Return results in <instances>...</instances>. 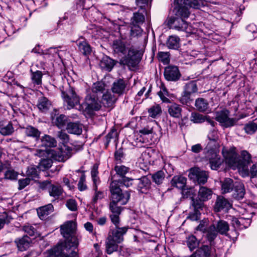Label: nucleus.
<instances>
[{"instance_id":"obj_42","label":"nucleus","mask_w":257,"mask_h":257,"mask_svg":"<svg viewBox=\"0 0 257 257\" xmlns=\"http://www.w3.org/2000/svg\"><path fill=\"white\" fill-rule=\"evenodd\" d=\"M31 72V80L34 85H39L42 84V78L43 74L41 71L36 70L33 71L32 69L30 70Z\"/></svg>"},{"instance_id":"obj_1","label":"nucleus","mask_w":257,"mask_h":257,"mask_svg":"<svg viewBox=\"0 0 257 257\" xmlns=\"http://www.w3.org/2000/svg\"><path fill=\"white\" fill-rule=\"evenodd\" d=\"M61 233L65 238L64 242L47 251L45 257H77L76 247L79 238L76 232V224L72 221H68L61 226Z\"/></svg>"},{"instance_id":"obj_32","label":"nucleus","mask_w":257,"mask_h":257,"mask_svg":"<svg viewBox=\"0 0 257 257\" xmlns=\"http://www.w3.org/2000/svg\"><path fill=\"white\" fill-rule=\"evenodd\" d=\"M53 209V205L51 204H49L38 209L37 213L40 219H44L46 216L52 212Z\"/></svg>"},{"instance_id":"obj_61","label":"nucleus","mask_w":257,"mask_h":257,"mask_svg":"<svg viewBox=\"0 0 257 257\" xmlns=\"http://www.w3.org/2000/svg\"><path fill=\"white\" fill-rule=\"evenodd\" d=\"M66 206L69 210L75 211L77 209V204L74 199H70L67 201Z\"/></svg>"},{"instance_id":"obj_6","label":"nucleus","mask_w":257,"mask_h":257,"mask_svg":"<svg viewBox=\"0 0 257 257\" xmlns=\"http://www.w3.org/2000/svg\"><path fill=\"white\" fill-rule=\"evenodd\" d=\"M229 225L227 222L224 220H219L217 222L216 226L212 225L206 230V238L208 241L211 242L217 236L218 233L226 235L229 230Z\"/></svg>"},{"instance_id":"obj_21","label":"nucleus","mask_w":257,"mask_h":257,"mask_svg":"<svg viewBox=\"0 0 257 257\" xmlns=\"http://www.w3.org/2000/svg\"><path fill=\"white\" fill-rule=\"evenodd\" d=\"M31 242V238L27 235H25L21 238H18L15 240L18 249L21 251L27 249Z\"/></svg>"},{"instance_id":"obj_20","label":"nucleus","mask_w":257,"mask_h":257,"mask_svg":"<svg viewBox=\"0 0 257 257\" xmlns=\"http://www.w3.org/2000/svg\"><path fill=\"white\" fill-rule=\"evenodd\" d=\"M231 192L232 196L234 199H242L245 193L243 184L240 182H234V187Z\"/></svg>"},{"instance_id":"obj_33","label":"nucleus","mask_w":257,"mask_h":257,"mask_svg":"<svg viewBox=\"0 0 257 257\" xmlns=\"http://www.w3.org/2000/svg\"><path fill=\"white\" fill-rule=\"evenodd\" d=\"M195 106L199 111H210L207 101L203 98H197L195 101Z\"/></svg>"},{"instance_id":"obj_62","label":"nucleus","mask_w":257,"mask_h":257,"mask_svg":"<svg viewBox=\"0 0 257 257\" xmlns=\"http://www.w3.org/2000/svg\"><path fill=\"white\" fill-rule=\"evenodd\" d=\"M57 136L62 141L63 144L67 143L69 141V136L62 131H59L57 133Z\"/></svg>"},{"instance_id":"obj_51","label":"nucleus","mask_w":257,"mask_h":257,"mask_svg":"<svg viewBox=\"0 0 257 257\" xmlns=\"http://www.w3.org/2000/svg\"><path fill=\"white\" fill-rule=\"evenodd\" d=\"M245 132L248 134H252L257 130V124L254 122H249L244 127Z\"/></svg>"},{"instance_id":"obj_43","label":"nucleus","mask_w":257,"mask_h":257,"mask_svg":"<svg viewBox=\"0 0 257 257\" xmlns=\"http://www.w3.org/2000/svg\"><path fill=\"white\" fill-rule=\"evenodd\" d=\"M67 122V117L66 115L61 114L53 118L52 122L58 128H61L65 126Z\"/></svg>"},{"instance_id":"obj_17","label":"nucleus","mask_w":257,"mask_h":257,"mask_svg":"<svg viewBox=\"0 0 257 257\" xmlns=\"http://www.w3.org/2000/svg\"><path fill=\"white\" fill-rule=\"evenodd\" d=\"M180 76V73L177 66H169L165 69L164 76L168 81H177Z\"/></svg>"},{"instance_id":"obj_19","label":"nucleus","mask_w":257,"mask_h":257,"mask_svg":"<svg viewBox=\"0 0 257 257\" xmlns=\"http://www.w3.org/2000/svg\"><path fill=\"white\" fill-rule=\"evenodd\" d=\"M231 207L230 203L223 197H218L214 205V210L216 212L222 210H228Z\"/></svg>"},{"instance_id":"obj_50","label":"nucleus","mask_w":257,"mask_h":257,"mask_svg":"<svg viewBox=\"0 0 257 257\" xmlns=\"http://www.w3.org/2000/svg\"><path fill=\"white\" fill-rule=\"evenodd\" d=\"M161 112V107L159 105H153L148 110L149 115L153 118H155L157 115H160Z\"/></svg>"},{"instance_id":"obj_39","label":"nucleus","mask_w":257,"mask_h":257,"mask_svg":"<svg viewBox=\"0 0 257 257\" xmlns=\"http://www.w3.org/2000/svg\"><path fill=\"white\" fill-rule=\"evenodd\" d=\"M48 192L50 196L55 198H58L63 193V189L61 186L52 184L49 188Z\"/></svg>"},{"instance_id":"obj_8","label":"nucleus","mask_w":257,"mask_h":257,"mask_svg":"<svg viewBox=\"0 0 257 257\" xmlns=\"http://www.w3.org/2000/svg\"><path fill=\"white\" fill-rule=\"evenodd\" d=\"M143 13L141 10H139L138 12L134 13V16L131 19V36L132 37H137L142 34V29L140 26L145 21Z\"/></svg>"},{"instance_id":"obj_52","label":"nucleus","mask_w":257,"mask_h":257,"mask_svg":"<svg viewBox=\"0 0 257 257\" xmlns=\"http://www.w3.org/2000/svg\"><path fill=\"white\" fill-rule=\"evenodd\" d=\"M114 170L118 175L123 178L125 177V175L128 172V168L123 165L116 166L114 168Z\"/></svg>"},{"instance_id":"obj_34","label":"nucleus","mask_w":257,"mask_h":257,"mask_svg":"<svg viewBox=\"0 0 257 257\" xmlns=\"http://www.w3.org/2000/svg\"><path fill=\"white\" fill-rule=\"evenodd\" d=\"M210 255V247L208 245H203L190 255V257H209Z\"/></svg>"},{"instance_id":"obj_57","label":"nucleus","mask_w":257,"mask_h":257,"mask_svg":"<svg viewBox=\"0 0 257 257\" xmlns=\"http://www.w3.org/2000/svg\"><path fill=\"white\" fill-rule=\"evenodd\" d=\"M18 173L13 169L8 170L5 174V178L10 180H15L17 179Z\"/></svg>"},{"instance_id":"obj_2","label":"nucleus","mask_w":257,"mask_h":257,"mask_svg":"<svg viewBox=\"0 0 257 257\" xmlns=\"http://www.w3.org/2000/svg\"><path fill=\"white\" fill-rule=\"evenodd\" d=\"M111 48L113 54L118 56L123 55L127 52V54L120 60V63L127 66L130 69L136 67L139 64L140 58L138 53L134 49L129 48L128 45L121 36L112 42Z\"/></svg>"},{"instance_id":"obj_63","label":"nucleus","mask_w":257,"mask_h":257,"mask_svg":"<svg viewBox=\"0 0 257 257\" xmlns=\"http://www.w3.org/2000/svg\"><path fill=\"white\" fill-rule=\"evenodd\" d=\"M158 57L159 61L164 63H167L169 62V55L167 52H159L158 54Z\"/></svg>"},{"instance_id":"obj_40","label":"nucleus","mask_w":257,"mask_h":257,"mask_svg":"<svg viewBox=\"0 0 257 257\" xmlns=\"http://www.w3.org/2000/svg\"><path fill=\"white\" fill-rule=\"evenodd\" d=\"M166 44L169 49H177L179 47L180 39L177 36H171L168 38Z\"/></svg>"},{"instance_id":"obj_41","label":"nucleus","mask_w":257,"mask_h":257,"mask_svg":"<svg viewBox=\"0 0 257 257\" xmlns=\"http://www.w3.org/2000/svg\"><path fill=\"white\" fill-rule=\"evenodd\" d=\"M42 146L45 147H54L56 146L55 139L49 135H45L41 139Z\"/></svg>"},{"instance_id":"obj_28","label":"nucleus","mask_w":257,"mask_h":257,"mask_svg":"<svg viewBox=\"0 0 257 257\" xmlns=\"http://www.w3.org/2000/svg\"><path fill=\"white\" fill-rule=\"evenodd\" d=\"M66 130L70 134L80 135L82 132V126L77 122H69L67 125Z\"/></svg>"},{"instance_id":"obj_25","label":"nucleus","mask_w":257,"mask_h":257,"mask_svg":"<svg viewBox=\"0 0 257 257\" xmlns=\"http://www.w3.org/2000/svg\"><path fill=\"white\" fill-rule=\"evenodd\" d=\"M125 87L126 83L124 81L119 79L113 82L111 90L114 93L119 95L124 92Z\"/></svg>"},{"instance_id":"obj_49","label":"nucleus","mask_w":257,"mask_h":257,"mask_svg":"<svg viewBox=\"0 0 257 257\" xmlns=\"http://www.w3.org/2000/svg\"><path fill=\"white\" fill-rule=\"evenodd\" d=\"M52 165V161L49 159H42L39 163L38 168L40 170L44 171L49 169Z\"/></svg>"},{"instance_id":"obj_3","label":"nucleus","mask_w":257,"mask_h":257,"mask_svg":"<svg viewBox=\"0 0 257 257\" xmlns=\"http://www.w3.org/2000/svg\"><path fill=\"white\" fill-rule=\"evenodd\" d=\"M114 176L112 177V181L110 185L111 201L109 204V208L112 214H120L121 208L117 206V203L120 205L125 204L130 199V194L127 191L122 192L119 187V182L114 180Z\"/></svg>"},{"instance_id":"obj_23","label":"nucleus","mask_w":257,"mask_h":257,"mask_svg":"<svg viewBox=\"0 0 257 257\" xmlns=\"http://www.w3.org/2000/svg\"><path fill=\"white\" fill-rule=\"evenodd\" d=\"M14 131V127L12 122H0V134L1 135L10 136L13 134Z\"/></svg>"},{"instance_id":"obj_35","label":"nucleus","mask_w":257,"mask_h":257,"mask_svg":"<svg viewBox=\"0 0 257 257\" xmlns=\"http://www.w3.org/2000/svg\"><path fill=\"white\" fill-rule=\"evenodd\" d=\"M221 183V191L223 193H227L230 191H232L234 183L233 180L228 178H225Z\"/></svg>"},{"instance_id":"obj_24","label":"nucleus","mask_w":257,"mask_h":257,"mask_svg":"<svg viewBox=\"0 0 257 257\" xmlns=\"http://www.w3.org/2000/svg\"><path fill=\"white\" fill-rule=\"evenodd\" d=\"M116 99L117 98L114 94H111L110 92L106 91L103 94L101 103L105 107H111L115 102Z\"/></svg>"},{"instance_id":"obj_47","label":"nucleus","mask_w":257,"mask_h":257,"mask_svg":"<svg viewBox=\"0 0 257 257\" xmlns=\"http://www.w3.org/2000/svg\"><path fill=\"white\" fill-rule=\"evenodd\" d=\"M158 95L163 102H169L170 101L169 99L168 98L169 93L164 85H161L160 90L158 92Z\"/></svg>"},{"instance_id":"obj_4","label":"nucleus","mask_w":257,"mask_h":257,"mask_svg":"<svg viewBox=\"0 0 257 257\" xmlns=\"http://www.w3.org/2000/svg\"><path fill=\"white\" fill-rule=\"evenodd\" d=\"M127 227H116L111 230L105 241L106 251L111 254L117 250L118 244L123 240V235L127 232Z\"/></svg>"},{"instance_id":"obj_27","label":"nucleus","mask_w":257,"mask_h":257,"mask_svg":"<svg viewBox=\"0 0 257 257\" xmlns=\"http://www.w3.org/2000/svg\"><path fill=\"white\" fill-rule=\"evenodd\" d=\"M77 44L79 51L84 55H87L91 53V47L84 39H79L77 41Z\"/></svg>"},{"instance_id":"obj_54","label":"nucleus","mask_w":257,"mask_h":257,"mask_svg":"<svg viewBox=\"0 0 257 257\" xmlns=\"http://www.w3.org/2000/svg\"><path fill=\"white\" fill-rule=\"evenodd\" d=\"M209 220L208 219H204L201 220L199 224L196 227L195 230L196 231H201L206 234V230L208 229H206V227L208 225Z\"/></svg>"},{"instance_id":"obj_26","label":"nucleus","mask_w":257,"mask_h":257,"mask_svg":"<svg viewBox=\"0 0 257 257\" xmlns=\"http://www.w3.org/2000/svg\"><path fill=\"white\" fill-rule=\"evenodd\" d=\"M105 87L106 85L104 82L102 81H98L94 83L91 89L89 90L92 94L98 96V95H100L104 93Z\"/></svg>"},{"instance_id":"obj_37","label":"nucleus","mask_w":257,"mask_h":257,"mask_svg":"<svg viewBox=\"0 0 257 257\" xmlns=\"http://www.w3.org/2000/svg\"><path fill=\"white\" fill-rule=\"evenodd\" d=\"M32 52L35 53L42 54L45 56L48 55V58L51 59V55L53 57H55L56 56H59L58 53V50L55 48H50L47 50L46 52H43L42 50H40L39 47H36L32 50Z\"/></svg>"},{"instance_id":"obj_16","label":"nucleus","mask_w":257,"mask_h":257,"mask_svg":"<svg viewBox=\"0 0 257 257\" xmlns=\"http://www.w3.org/2000/svg\"><path fill=\"white\" fill-rule=\"evenodd\" d=\"M174 4L177 8L184 7L188 10L187 6L194 9H200L204 6V2L203 0H174Z\"/></svg>"},{"instance_id":"obj_55","label":"nucleus","mask_w":257,"mask_h":257,"mask_svg":"<svg viewBox=\"0 0 257 257\" xmlns=\"http://www.w3.org/2000/svg\"><path fill=\"white\" fill-rule=\"evenodd\" d=\"M153 181L157 184L162 183L164 179V174L162 171H158L152 176Z\"/></svg>"},{"instance_id":"obj_10","label":"nucleus","mask_w":257,"mask_h":257,"mask_svg":"<svg viewBox=\"0 0 257 257\" xmlns=\"http://www.w3.org/2000/svg\"><path fill=\"white\" fill-rule=\"evenodd\" d=\"M84 105L89 111H97L100 109L101 102L99 100L98 96L92 94L90 90H87Z\"/></svg>"},{"instance_id":"obj_29","label":"nucleus","mask_w":257,"mask_h":257,"mask_svg":"<svg viewBox=\"0 0 257 257\" xmlns=\"http://www.w3.org/2000/svg\"><path fill=\"white\" fill-rule=\"evenodd\" d=\"M186 178L182 176H175L172 178L171 183L172 186L182 190L186 187Z\"/></svg>"},{"instance_id":"obj_31","label":"nucleus","mask_w":257,"mask_h":257,"mask_svg":"<svg viewBox=\"0 0 257 257\" xmlns=\"http://www.w3.org/2000/svg\"><path fill=\"white\" fill-rule=\"evenodd\" d=\"M140 137L142 138V142L144 143H149L153 136V128L149 126L144 127L139 131Z\"/></svg>"},{"instance_id":"obj_13","label":"nucleus","mask_w":257,"mask_h":257,"mask_svg":"<svg viewBox=\"0 0 257 257\" xmlns=\"http://www.w3.org/2000/svg\"><path fill=\"white\" fill-rule=\"evenodd\" d=\"M251 155L246 151H242L240 158H238V170L244 175L249 174L248 166L251 163Z\"/></svg>"},{"instance_id":"obj_7","label":"nucleus","mask_w":257,"mask_h":257,"mask_svg":"<svg viewBox=\"0 0 257 257\" xmlns=\"http://www.w3.org/2000/svg\"><path fill=\"white\" fill-rule=\"evenodd\" d=\"M213 194L212 190L206 187L201 186L198 192V198L192 199V205L195 209H202L204 202L210 200Z\"/></svg>"},{"instance_id":"obj_45","label":"nucleus","mask_w":257,"mask_h":257,"mask_svg":"<svg viewBox=\"0 0 257 257\" xmlns=\"http://www.w3.org/2000/svg\"><path fill=\"white\" fill-rule=\"evenodd\" d=\"M25 133L28 137H31L37 140L40 137L41 132L32 126H28L25 128Z\"/></svg>"},{"instance_id":"obj_12","label":"nucleus","mask_w":257,"mask_h":257,"mask_svg":"<svg viewBox=\"0 0 257 257\" xmlns=\"http://www.w3.org/2000/svg\"><path fill=\"white\" fill-rule=\"evenodd\" d=\"M52 157L55 160L59 162H64L67 160L70 156V150L65 145H63L60 148L51 151Z\"/></svg>"},{"instance_id":"obj_14","label":"nucleus","mask_w":257,"mask_h":257,"mask_svg":"<svg viewBox=\"0 0 257 257\" xmlns=\"http://www.w3.org/2000/svg\"><path fill=\"white\" fill-rule=\"evenodd\" d=\"M222 153L225 161L228 166L233 169H238V158L234 150H223Z\"/></svg>"},{"instance_id":"obj_15","label":"nucleus","mask_w":257,"mask_h":257,"mask_svg":"<svg viewBox=\"0 0 257 257\" xmlns=\"http://www.w3.org/2000/svg\"><path fill=\"white\" fill-rule=\"evenodd\" d=\"M189 177L197 181L199 184H204L207 182L208 175L206 172L201 170L199 168H193L190 169Z\"/></svg>"},{"instance_id":"obj_36","label":"nucleus","mask_w":257,"mask_h":257,"mask_svg":"<svg viewBox=\"0 0 257 257\" xmlns=\"http://www.w3.org/2000/svg\"><path fill=\"white\" fill-rule=\"evenodd\" d=\"M198 88L195 81H191L187 83L184 86V93L186 97L197 92Z\"/></svg>"},{"instance_id":"obj_38","label":"nucleus","mask_w":257,"mask_h":257,"mask_svg":"<svg viewBox=\"0 0 257 257\" xmlns=\"http://www.w3.org/2000/svg\"><path fill=\"white\" fill-rule=\"evenodd\" d=\"M150 181L147 177H143L139 180L138 189L142 193H145L149 188Z\"/></svg>"},{"instance_id":"obj_58","label":"nucleus","mask_w":257,"mask_h":257,"mask_svg":"<svg viewBox=\"0 0 257 257\" xmlns=\"http://www.w3.org/2000/svg\"><path fill=\"white\" fill-rule=\"evenodd\" d=\"M97 170L98 167L96 165H94L91 172V177L93 182V185L98 184L99 183V180L97 177Z\"/></svg>"},{"instance_id":"obj_22","label":"nucleus","mask_w":257,"mask_h":257,"mask_svg":"<svg viewBox=\"0 0 257 257\" xmlns=\"http://www.w3.org/2000/svg\"><path fill=\"white\" fill-rule=\"evenodd\" d=\"M190 119L194 123H202L206 120L212 127H214L216 123L208 117L198 113H192Z\"/></svg>"},{"instance_id":"obj_18","label":"nucleus","mask_w":257,"mask_h":257,"mask_svg":"<svg viewBox=\"0 0 257 257\" xmlns=\"http://www.w3.org/2000/svg\"><path fill=\"white\" fill-rule=\"evenodd\" d=\"M207 157L209 160L210 167L212 170H217L223 162L220 156L212 150L208 152Z\"/></svg>"},{"instance_id":"obj_48","label":"nucleus","mask_w":257,"mask_h":257,"mask_svg":"<svg viewBox=\"0 0 257 257\" xmlns=\"http://www.w3.org/2000/svg\"><path fill=\"white\" fill-rule=\"evenodd\" d=\"M187 244L190 250H192L199 245V241L194 235L189 236L187 239Z\"/></svg>"},{"instance_id":"obj_44","label":"nucleus","mask_w":257,"mask_h":257,"mask_svg":"<svg viewBox=\"0 0 257 257\" xmlns=\"http://www.w3.org/2000/svg\"><path fill=\"white\" fill-rule=\"evenodd\" d=\"M51 103L46 97H41L39 98L37 106L40 110L45 111L49 109Z\"/></svg>"},{"instance_id":"obj_9","label":"nucleus","mask_w":257,"mask_h":257,"mask_svg":"<svg viewBox=\"0 0 257 257\" xmlns=\"http://www.w3.org/2000/svg\"><path fill=\"white\" fill-rule=\"evenodd\" d=\"M61 94L64 102L68 109H70L79 104L80 98L73 88L69 86L65 91L62 90Z\"/></svg>"},{"instance_id":"obj_53","label":"nucleus","mask_w":257,"mask_h":257,"mask_svg":"<svg viewBox=\"0 0 257 257\" xmlns=\"http://www.w3.org/2000/svg\"><path fill=\"white\" fill-rule=\"evenodd\" d=\"M11 219V218L7 212H4L0 214V229L4 227L6 223L10 222Z\"/></svg>"},{"instance_id":"obj_46","label":"nucleus","mask_w":257,"mask_h":257,"mask_svg":"<svg viewBox=\"0 0 257 257\" xmlns=\"http://www.w3.org/2000/svg\"><path fill=\"white\" fill-rule=\"evenodd\" d=\"M92 189L94 191V194L92 197V202L95 204L104 197V194L103 191L98 190L97 184L93 185Z\"/></svg>"},{"instance_id":"obj_56","label":"nucleus","mask_w":257,"mask_h":257,"mask_svg":"<svg viewBox=\"0 0 257 257\" xmlns=\"http://www.w3.org/2000/svg\"><path fill=\"white\" fill-rule=\"evenodd\" d=\"M208 138L211 142L216 143L219 139L217 131L214 128L210 130L208 134Z\"/></svg>"},{"instance_id":"obj_60","label":"nucleus","mask_w":257,"mask_h":257,"mask_svg":"<svg viewBox=\"0 0 257 257\" xmlns=\"http://www.w3.org/2000/svg\"><path fill=\"white\" fill-rule=\"evenodd\" d=\"M23 230L30 236H34L36 233H37V231L35 228L30 224H27L24 226Z\"/></svg>"},{"instance_id":"obj_11","label":"nucleus","mask_w":257,"mask_h":257,"mask_svg":"<svg viewBox=\"0 0 257 257\" xmlns=\"http://www.w3.org/2000/svg\"><path fill=\"white\" fill-rule=\"evenodd\" d=\"M229 113L227 110H223L219 112L216 117V120L225 127L233 126L236 123L237 121V119L236 118H229L228 117Z\"/></svg>"},{"instance_id":"obj_64","label":"nucleus","mask_w":257,"mask_h":257,"mask_svg":"<svg viewBox=\"0 0 257 257\" xmlns=\"http://www.w3.org/2000/svg\"><path fill=\"white\" fill-rule=\"evenodd\" d=\"M85 176L84 174H82L80 178L78 184V187L80 191H84L86 189L87 186L85 184Z\"/></svg>"},{"instance_id":"obj_30","label":"nucleus","mask_w":257,"mask_h":257,"mask_svg":"<svg viewBox=\"0 0 257 257\" xmlns=\"http://www.w3.org/2000/svg\"><path fill=\"white\" fill-rule=\"evenodd\" d=\"M168 111L172 117L179 118L181 116L182 108L178 104L173 103L168 106Z\"/></svg>"},{"instance_id":"obj_5","label":"nucleus","mask_w":257,"mask_h":257,"mask_svg":"<svg viewBox=\"0 0 257 257\" xmlns=\"http://www.w3.org/2000/svg\"><path fill=\"white\" fill-rule=\"evenodd\" d=\"M175 9L177 11V17L170 19L168 21L169 24L173 25V27L178 30L185 31L186 33L193 32L191 25H189L185 21V19L188 18L190 15L188 10L184 7H175Z\"/></svg>"},{"instance_id":"obj_59","label":"nucleus","mask_w":257,"mask_h":257,"mask_svg":"<svg viewBox=\"0 0 257 257\" xmlns=\"http://www.w3.org/2000/svg\"><path fill=\"white\" fill-rule=\"evenodd\" d=\"M101 65L103 67H105L107 70H110L113 67L114 63L112 59L109 58H104L101 61Z\"/></svg>"}]
</instances>
